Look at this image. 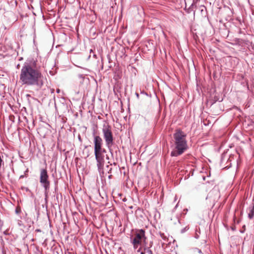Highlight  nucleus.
I'll use <instances>...</instances> for the list:
<instances>
[{
    "label": "nucleus",
    "instance_id": "f257e3e1",
    "mask_svg": "<svg viewBox=\"0 0 254 254\" xmlns=\"http://www.w3.org/2000/svg\"><path fill=\"white\" fill-rule=\"evenodd\" d=\"M45 77L41 66L34 59L24 63L19 74V81L25 86H36L41 88L44 84Z\"/></svg>",
    "mask_w": 254,
    "mask_h": 254
},
{
    "label": "nucleus",
    "instance_id": "f03ea898",
    "mask_svg": "<svg viewBox=\"0 0 254 254\" xmlns=\"http://www.w3.org/2000/svg\"><path fill=\"white\" fill-rule=\"evenodd\" d=\"M173 137L174 148L171 152V156L177 157L182 155L188 148L186 134L181 130L177 129L174 133Z\"/></svg>",
    "mask_w": 254,
    "mask_h": 254
},
{
    "label": "nucleus",
    "instance_id": "7ed1b4c3",
    "mask_svg": "<svg viewBox=\"0 0 254 254\" xmlns=\"http://www.w3.org/2000/svg\"><path fill=\"white\" fill-rule=\"evenodd\" d=\"M93 143L94 154L97 161V166L99 170L102 169L104 163V153L105 149L103 148V140L99 135H94Z\"/></svg>",
    "mask_w": 254,
    "mask_h": 254
},
{
    "label": "nucleus",
    "instance_id": "20e7f679",
    "mask_svg": "<svg viewBox=\"0 0 254 254\" xmlns=\"http://www.w3.org/2000/svg\"><path fill=\"white\" fill-rule=\"evenodd\" d=\"M102 131L106 145L110 150L111 147L114 144V137L111 126L107 123L104 124L102 128Z\"/></svg>",
    "mask_w": 254,
    "mask_h": 254
},
{
    "label": "nucleus",
    "instance_id": "39448f33",
    "mask_svg": "<svg viewBox=\"0 0 254 254\" xmlns=\"http://www.w3.org/2000/svg\"><path fill=\"white\" fill-rule=\"evenodd\" d=\"M145 231L143 229L137 230L134 234V238L131 240V243L134 249H136L141 244L142 241L146 240Z\"/></svg>",
    "mask_w": 254,
    "mask_h": 254
},
{
    "label": "nucleus",
    "instance_id": "423d86ee",
    "mask_svg": "<svg viewBox=\"0 0 254 254\" xmlns=\"http://www.w3.org/2000/svg\"><path fill=\"white\" fill-rule=\"evenodd\" d=\"M40 182L44 188L45 194L47 195L50 189V183L49 181V175L46 169L40 170Z\"/></svg>",
    "mask_w": 254,
    "mask_h": 254
},
{
    "label": "nucleus",
    "instance_id": "0eeeda50",
    "mask_svg": "<svg viewBox=\"0 0 254 254\" xmlns=\"http://www.w3.org/2000/svg\"><path fill=\"white\" fill-rule=\"evenodd\" d=\"M248 218L252 219L254 217V204H251L247 209Z\"/></svg>",
    "mask_w": 254,
    "mask_h": 254
},
{
    "label": "nucleus",
    "instance_id": "6e6552de",
    "mask_svg": "<svg viewBox=\"0 0 254 254\" xmlns=\"http://www.w3.org/2000/svg\"><path fill=\"white\" fill-rule=\"evenodd\" d=\"M144 251L145 252H146L148 254H153L152 251L149 247H144Z\"/></svg>",
    "mask_w": 254,
    "mask_h": 254
},
{
    "label": "nucleus",
    "instance_id": "1a4fd4ad",
    "mask_svg": "<svg viewBox=\"0 0 254 254\" xmlns=\"http://www.w3.org/2000/svg\"><path fill=\"white\" fill-rule=\"evenodd\" d=\"M200 8H201V12H202L204 10V9H206L205 7L204 6H203V5L200 6Z\"/></svg>",
    "mask_w": 254,
    "mask_h": 254
},
{
    "label": "nucleus",
    "instance_id": "9d476101",
    "mask_svg": "<svg viewBox=\"0 0 254 254\" xmlns=\"http://www.w3.org/2000/svg\"><path fill=\"white\" fill-rule=\"evenodd\" d=\"M20 208H17L16 209V210H15V212H16V213H20Z\"/></svg>",
    "mask_w": 254,
    "mask_h": 254
},
{
    "label": "nucleus",
    "instance_id": "9b49d317",
    "mask_svg": "<svg viewBox=\"0 0 254 254\" xmlns=\"http://www.w3.org/2000/svg\"><path fill=\"white\" fill-rule=\"evenodd\" d=\"M213 193V192H210L209 193L206 199L208 198V197H210L211 196L212 194Z\"/></svg>",
    "mask_w": 254,
    "mask_h": 254
},
{
    "label": "nucleus",
    "instance_id": "f8f14e48",
    "mask_svg": "<svg viewBox=\"0 0 254 254\" xmlns=\"http://www.w3.org/2000/svg\"><path fill=\"white\" fill-rule=\"evenodd\" d=\"M191 6L192 8L193 7V6H195V7H196L195 3L193 2V3H192V4H191Z\"/></svg>",
    "mask_w": 254,
    "mask_h": 254
},
{
    "label": "nucleus",
    "instance_id": "ddd939ff",
    "mask_svg": "<svg viewBox=\"0 0 254 254\" xmlns=\"http://www.w3.org/2000/svg\"><path fill=\"white\" fill-rule=\"evenodd\" d=\"M141 248H140L138 250H137V252L138 253V252H141Z\"/></svg>",
    "mask_w": 254,
    "mask_h": 254
},
{
    "label": "nucleus",
    "instance_id": "4468645a",
    "mask_svg": "<svg viewBox=\"0 0 254 254\" xmlns=\"http://www.w3.org/2000/svg\"><path fill=\"white\" fill-rule=\"evenodd\" d=\"M111 170H112V168H110V169L109 170V171H108V173H111Z\"/></svg>",
    "mask_w": 254,
    "mask_h": 254
},
{
    "label": "nucleus",
    "instance_id": "2eb2a0df",
    "mask_svg": "<svg viewBox=\"0 0 254 254\" xmlns=\"http://www.w3.org/2000/svg\"><path fill=\"white\" fill-rule=\"evenodd\" d=\"M140 254H145V252L142 251V252H140Z\"/></svg>",
    "mask_w": 254,
    "mask_h": 254
},
{
    "label": "nucleus",
    "instance_id": "dca6fc26",
    "mask_svg": "<svg viewBox=\"0 0 254 254\" xmlns=\"http://www.w3.org/2000/svg\"><path fill=\"white\" fill-rule=\"evenodd\" d=\"M197 251L199 253H201V250H199V249H197Z\"/></svg>",
    "mask_w": 254,
    "mask_h": 254
},
{
    "label": "nucleus",
    "instance_id": "f3484780",
    "mask_svg": "<svg viewBox=\"0 0 254 254\" xmlns=\"http://www.w3.org/2000/svg\"><path fill=\"white\" fill-rule=\"evenodd\" d=\"M111 177H112V175H110V176H109V178H110H110H111Z\"/></svg>",
    "mask_w": 254,
    "mask_h": 254
},
{
    "label": "nucleus",
    "instance_id": "a211bd4d",
    "mask_svg": "<svg viewBox=\"0 0 254 254\" xmlns=\"http://www.w3.org/2000/svg\"><path fill=\"white\" fill-rule=\"evenodd\" d=\"M59 91H60L59 89L57 90V92H59Z\"/></svg>",
    "mask_w": 254,
    "mask_h": 254
}]
</instances>
